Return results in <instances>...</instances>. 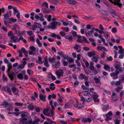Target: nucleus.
<instances>
[{
  "label": "nucleus",
  "instance_id": "obj_1",
  "mask_svg": "<svg viewBox=\"0 0 124 124\" xmlns=\"http://www.w3.org/2000/svg\"><path fill=\"white\" fill-rule=\"evenodd\" d=\"M53 102L52 100H50L49 101V104L51 106V108L48 107L47 108L44 109L43 112L44 115L47 116L53 117L55 115L54 110L55 108L53 105Z\"/></svg>",
  "mask_w": 124,
  "mask_h": 124
},
{
  "label": "nucleus",
  "instance_id": "obj_2",
  "mask_svg": "<svg viewBox=\"0 0 124 124\" xmlns=\"http://www.w3.org/2000/svg\"><path fill=\"white\" fill-rule=\"evenodd\" d=\"M39 121V119L37 118L33 121L32 120L27 121L26 118H23L21 120V122L23 124H36Z\"/></svg>",
  "mask_w": 124,
  "mask_h": 124
},
{
  "label": "nucleus",
  "instance_id": "obj_3",
  "mask_svg": "<svg viewBox=\"0 0 124 124\" xmlns=\"http://www.w3.org/2000/svg\"><path fill=\"white\" fill-rule=\"evenodd\" d=\"M8 69L7 71V73L8 75L9 78H10L11 80H12L13 79V77L14 76V73L12 72H10V71L12 68V64L11 62L8 63L7 65Z\"/></svg>",
  "mask_w": 124,
  "mask_h": 124
},
{
  "label": "nucleus",
  "instance_id": "obj_4",
  "mask_svg": "<svg viewBox=\"0 0 124 124\" xmlns=\"http://www.w3.org/2000/svg\"><path fill=\"white\" fill-rule=\"evenodd\" d=\"M30 50L29 51V54L30 55H36L38 54V48H35L33 46H31L29 47Z\"/></svg>",
  "mask_w": 124,
  "mask_h": 124
},
{
  "label": "nucleus",
  "instance_id": "obj_5",
  "mask_svg": "<svg viewBox=\"0 0 124 124\" xmlns=\"http://www.w3.org/2000/svg\"><path fill=\"white\" fill-rule=\"evenodd\" d=\"M1 105L2 106H5V107L6 108V109L8 110H10L13 108L10 104L5 101H4V102L2 103Z\"/></svg>",
  "mask_w": 124,
  "mask_h": 124
},
{
  "label": "nucleus",
  "instance_id": "obj_6",
  "mask_svg": "<svg viewBox=\"0 0 124 124\" xmlns=\"http://www.w3.org/2000/svg\"><path fill=\"white\" fill-rule=\"evenodd\" d=\"M74 99L77 102L76 104L73 105V106L74 107L78 108V109H81L84 108V102L82 104L81 103H79L78 101L76 98H74Z\"/></svg>",
  "mask_w": 124,
  "mask_h": 124
},
{
  "label": "nucleus",
  "instance_id": "obj_7",
  "mask_svg": "<svg viewBox=\"0 0 124 124\" xmlns=\"http://www.w3.org/2000/svg\"><path fill=\"white\" fill-rule=\"evenodd\" d=\"M10 39L11 42L16 43L19 41V40L18 39V37L13 34L11 35Z\"/></svg>",
  "mask_w": 124,
  "mask_h": 124
},
{
  "label": "nucleus",
  "instance_id": "obj_8",
  "mask_svg": "<svg viewBox=\"0 0 124 124\" xmlns=\"http://www.w3.org/2000/svg\"><path fill=\"white\" fill-rule=\"evenodd\" d=\"M52 20L53 21L52 23H67L63 20H61L55 17L53 18Z\"/></svg>",
  "mask_w": 124,
  "mask_h": 124
},
{
  "label": "nucleus",
  "instance_id": "obj_9",
  "mask_svg": "<svg viewBox=\"0 0 124 124\" xmlns=\"http://www.w3.org/2000/svg\"><path fill=\"white\" fill-rule=\"evenodd\" d=\"M119 74V72L117 70L115 71V72H113L110 74V76L112 77L113 79H116L118 78L117 75Z\"/></svg>",
  "mask_w": 124,
  "mask_h": 124
},
{
  "label": "nucleus",
  "instance_id": "obj_10",
  "mask_svg": "<svg viewBox=\"0 0 124 124\" xmlns=\"http://www.w3.org/2000/svg\"><path fill=\"white\" fill-rule=\"evenodd\" d=\"M111 98L113 101H116L118 100V96L114 92H112Z\"/></svg>",
  "mask_w": 124,
  "mask_h": 124
},
{
  "label": "nucleus",
  "instance_id": "obj_11",
  "mask_svg": "<svg viewBox=\"0 0 124 124\" xmlns=\"http://www.w3.org/2000/svg\"><path fill=\"white\" fill-rule=\"evenodd\" d=\"M112 113L111 111H110L107 114H106V118L105 120H111L112 119L111 117L112 116Z\"/></svg>",
  "mask_w": 124,
  "mask_h": 124
},
{
  "label": "nucleus",
  "instance_id": "obj_12",
  "mask_svg": "<svg viewBox=\"0 0 124 124\" xmlns=\"http://www.w3.org/2000/svg\"><path fill=\"white\" fill-rule=\"evenodd\" d=\"M41 26V25L40 24H35L33 25L30 26V28L31 29L34 30L36 28H39Z\"/></svg>",
  "mask_w": 124,
  "mask_h": 124
},
{
  "label": "nucleus",
  "instance_id": "obj_13",
  "mask_svg": "<svg viewBox=\"0 0 124 124\" xmlns=\"http://www.w3.org/2000/svg\"><path fill=\"white\" fill-rule=\"evenodd\" d=\"M93 94H94L93 96V99L94 101L95 102H99V100L98 99H97L99 96V95L94 92H93Z\"/></svg>",
  "mask_w": 124,
  "mask_h": 124
},
{
  "label": "nucleus",
  "instance_id": "obj_14",
  "mask_svg": "<svg viewBox=\"0 0 124 124\" xmlns=\"http://www.w3.org/2000/svg\"><path fill=\"white\" fill-rule=\"evenodd\" d=\"M47 121H45L44 124H56V123L54 121L51 120L50 119L47 118Z\"/></svg>",
  "mask_w": 124,
  "mask_h": 124
},
{
  "label": "nucleus",
  "instance_id": "obj_15",
  "mask_svg": "<svg viewBox=\"0 0 124 124\" xmlns=\"http://www.w3.org/2000/svg\"><path fill=\"white\" fill-rule=\"evenodd\" d=\"M97 50L99 51H103V50L106 52L108 51L107 49L105 47L102 46H99L97 47Z\"/></svg>",
  "mask_w": 124,
  "mask_h": 124
},
{
  "label": "nucleus",
  "instance_id": "obj_16",
  "mask_svg": "<svg viewBox=\"0 0 124 124\" xmlns=\"http://www.w3.org/2000/svg\"><path fill=\"white\" fill-rule=\"evenodd\" d=\"M63 70H61L59 71H56L55 73L57 76L58 77V78H59L61 76H63Z\"/></svg>",
  "mask_w": 124,
  "mask_h": 124
},
{
  "label": "nucleus",
  "instance_id": "obj_17",
  "mask_svg": "<svg viewBox=\"0 0 124 124\" xmlns=\"http://www.w3.org/2000/svg\"><path fill=\"white\" fill-rule=\"evenodd\" d=\"M20 114H21V116L22 117V119L20 120V122L22 123L21 122V120L23 118H25V117H27L29 115V114L27 113V112L25 111H22L20 112Z\"/></svg>",
  "mask_w": 124,
  "mask_h": 124
},
{
  "label": "nucleus",
  "instance_id": "obj_18",
  "mask_svg": "<svg viewBox=\"0 0 124 124\" xmlns=\"http://www.w3.org/2000/svg\"><path fill=\"white\" fill-rule=\"evenodd\" d=\"M56 28V24H50L48 26H47L46 28L48 29L51 28L53 29H55Z\"/></svg>",
  "mask_w": 124,
  "mask_h": 124
},
{
  "label": "nucleus",
  "instance_id": "obj_19",
  "mask_svg": "<svg viewBox=\"0 0 124 124\" xmlns=\"http://www.w3.org/2000/svg\"><path fill=\"white\" fill-rule=\"evenodd\" d=\"M8 22L9 23H15L17 21V19L13 18H8Z\"/></svg>",
  "mask_w": 124,
  "mask_h": 124
},
{
  "label": "nucleus",
  "instance_id": "obj_20",
  "mask_svg": "<svg viewBox=\"0 0 124 124\" xmlns=\"http://www.w3.org/2000/svg\"><path fill=\"white\" fill-rule=\"evenodd\" d=\"M92 121L91 119L89 118H84L81 119V122H88L90 123Z\"/></svg>",
  "mask_w": 124,
  "mask_h": 124
},
{
  "label": "nucleus",
  "instance_id": "obj_21",
  "mask_svg": "<svg viewBox=\"0 0 124 124\" xmlns=\"http://www.w3.org/2000/svg\"><path fill=\"white\" fill-rule=\"evenodd\" d=\"M79 78L80 79H84L85 80H87L88 78L85 75L83 74H80Z\"/></svg>",
  "mask_w": 124,
  "mask_h": 124
},
{
  "label": "nucleus",
  "instance_id": "obj_22",
  "mask_svg": "<svg viewBox=\"0 0 124 124\" xmlns=\"http://www.w3.org/2000/svg\"><path fill=\"white\" fill-rule=\"evenodd\" d=\"M95 52L93 50L88 52L87 53V54L90 57H91L92 56H94L95 54Z\"/></svg>",
  "mask_w": 124,
  "mask_h": 124
},
{
  "label": "nucleus",
  "instance_id": "obj_23",
  "mask_svg": "<svg viewBox=\"0 0 124 124\" xmlns=\"http://www.w3.org/2000/svg\"><path fill=\"white\" fill-rule=\"evenodd\" d=\"M104 35L106 40H108L110 37L109 34L108 32L107 31L105 32Z\"/></svg>",
  "mask_w": 124,
  "mask_h": 124
},
{
  "label": "nucleus",
  "instance_id": "obj_24",
  "mask_svg": "<svg viewBox=\"0 0 124 124\" xmlns=\"http://www.w3.org/2000/svg\"><path fill=\"white\" fill-rule=\"evenodd\" d=\"M115 64V68L116 69L118 70L120 68L121 66V64L120 62H116Z\"/></svg>",
  "mask_w": 124,
  "mask_h": 124
},
{
  "label": "nucleus",
  "instance_id": "obj_25",
  "mask_svg": "<svg viewBox=\"0 0 124 124\" xmlns=\"http://www.w3.org/2000/svg\"><path fill=\"white\" fill-rule=\"evenodd\" d=\"M114 1V4L115 5H117L120 7H122V4L120 3V0H113Z\"/></svg>",
  "mask_w": 124,
  "mask_h": 124
},
{
  "label": "nucleus",
  "instance_id": "obj_26",
  "mask_svg": "<svg viewBox=\"0 0 124 124\" xmlns=\"http://www.w3.org/2000/svg\"><path fill=\"white\" fill-rule=\"evenodd\" d=\"M45 61L44 63V65L46 67H48L49 65L48 64V62L47 57L46 56L44 58Z\"/></svg>",
  "mask_w": 124,
  "mask_h": 124
},
{
  "label": "nucleus",
  "instance_id": "obj_27",
  "mask_svg": "<svg viewBox=\"0 0 124 124\" xmlns=\"http://www.w3.org/2000/svg\"><path fill=\"white\" fill-rule=\"evenodd\" d=\"M60 64V63L59 62H56L53 65L54 67L58 68Z\"/></svg>",
  "mask_w": 124,
  "mask_h": 124
},
{
  "label": "nucleus",
  "instance_id": "obj_28",
  "mask_svg": "<svg viewBox=\"0 0 124 124\" xmlns=\"http://www.w3.org/2000/svg\"><path fill=\"white\" fill-rule=\"evenodd\" d=\"M66 1L69 4H71L74 5L76 3V1L73 0H66Z\"/></svg>",
  "mask_w": 124,
  "mask_h": 124
},
{
  "label": "nucleus",
  "instance_id": "obj_29",
  "mask_svg": "<svg viewBox=\"0 0 124 124\" xmlns=\"http://www.w3.org/2000/svg\"><path fill=\"white\" fill-rule=\"evenodd\" d=\"M27 107L29 110H33L34 108V107L33 105L32 104H30L27 106Z\"/></svg>",
  "mask_w": 124,
  "mask_h": 124
},
{
  "label": "nucleus",
  "instance_id": "obj_30",
  "mask_svg": "<svg viewBox=\"0 0 124 124\" xmlns=\"http://www.w3.org/2000/svg\"><path fill=\"white\" fill-rule=\"evenodd\" d=\"M39 96L40 100L43 101H45L46 96L45 95L40 94Z\"/></svg>",
  "mask_w": 124,
  "mask_h": 124
},
{
  "label": "nucleus",
  "instance_id": "obj_31",
  "mask_svg": "<svg viewBox=\"0 0 124 124\" xmlns=\"http://www.w3.org/2000/svg\"><path fill=\"white\" fill-rule=\"evenodd\" d=\"M65 38L66 39H69L70 41L72 40L73 39L72 37V36L69 35L65 36Z\"/></svg>",
  "mask_w": 124,
  "mask_h": 124
},
{
  "label": "nucleus",
  "instance_id": "obj_32",
  "mask_svg": "<svg viewBox=\"0 0 124 124\" xmlns=\"http://www.w3.org/2000/svg\"><path fill=\"white\" fill-rule=\"evenodd\" d=\"M72 33L73 36L74 37H75L77 36H78V38H81V37L80 36H78L76 32L75 31H72L70 32Z\"/></svg>",
  "mask_w": 124,
  "mask_h": 124
},
{
  "label": "nucleus",
  "instance_id": "obj_33",
  "mask_svg": "<svg viewBox=\"0 0 124 124\" xmlns=\"http://www.w3.org/2000/svg\"><path fill=\"white\" fill-rule=\"evenodd\" d=\"M22 50L23 51L26 57L28 56V52L25 49L24 47H22Z\"/></svg>",
  "mask_w": 124,
  "mask_h": 124
},
{
  "label": "nucleus",
  "instance_id": "obj_34",
  "mask_svg": "<svg viewBox=\"0 0 124 124\" xmlns=\"http://www.w3.org/2000/svg\"><path fill=\"white\" fill-rule=\"evenodd\" d=\"M123 88V85L121 86H120L117 87L115 89L116 91L117 92H118L120 91Z\"/></svg>",
  "mask_w": 124,
  "mask_h": 124
},
{
  "label": "nucleus",
  "instance_id": "obj_35",
  "mask_svg": "<svg viewBox=\"0 0 124 124\" xmlns=\"http://www.w3.org/2000/svg\"><path fill=\"white\" fill-rule=\"evenodd\" d=\"M104 69L107 71H110V67L108 65H105L104 66Z\"/></svg>",
  "mask_w": 124,
  "mask_h": 124
},
{
  "label": "nucleus",
  "instance_id": "obj_36",
  "mask_svg": "<svg viewBox=\"0 0 124 124\" xmlns=\"http://www.w3.org/2000/svg\"><path fill=\"white\" fill-rule=\"evenodd\" d=\"M98 57L94 56L91 58V60L97 63L98 61Z\"/></svg>",
  "mask_w": 124,
  "mask_h": 124
},
{
  "label": "nucleus",
  "instance_id": "obj_37",
  "mask_svg": "<svg viewBox=\"0 0 124 124\" xmlns=\"http://www.w3.org/2000/svg\"><path fill=\"white\" fill-rule=\"evenodd\" d=\"M18 78L21 80H22L23 79V75L22 73H19L17 75Z\"/></svg>",
  "mask_w": 124,
  "mask_h": 124
},
{
  "label": "nucleus",
  "instance_id": "obj_38",
  "mask_svg": "<svg viewBox=\"0 0 124 124\" xmlns=\"http://www.w3.org/2000/svg\"><path fill=\"white\" fill-rule=\"evenodd\" d=\"M36 62L40 64H42L43 63V62L42 61L41 58L40 57H38V60Z\"/></svg>",
  "mask_w": 124,
  "mask_h": 124
},
{
  "label": "nucleus",
  "instance_id": "obj_39",
  "mask_svg": "<svg viewBox=\"0 0 124 124\" xmlns=\"http://www.w3.org/2000/svg\"><path fill=\"white\" fill-rule=\"evenodd\" d=\"M18 52L19 54V56L20 57H22L23 55L22 54V53H23V51L21 50H18Z\"/></svg>",
  "mask_w": 124,
  "mask_h": 124
},
{
  "label": "nucleus",
  "instance_id": "obj_40",
  "mask_svg": "<svg viewBox=\"0 0 124 124\" xmlns=\"http://www.w3.org/2000/svg\"><path fill=\"white\" fill-rule=\"evenodd\" d=\"M18 52L19 54V56L20 57H22L23 55L22 54V53H23V51L21 50H18Z\"/></svg>",
  "mask_w": 124,
  "mask_h": 124
},
{
  "label": "nucleus",
  "instance_id": "obj_41",
  "mask_svg": "<svg viewBox=\"0 0 124 124\" xmlns=\"http://www.w3.org/2000/svg\"><path fill=\"white\" fill-rule=\"evenodd\" d=\"M83 95L86 96H88L90 94L89 92L86 91H83Z\"/></svg>",
  "mask_w": 124,
  "mask_h": 124
},
{
  "label": "nucleus",
  "instance_id": "obj_42",
  "mask_svg": "<svg viewBox=\"0 0 124 124\" xmlns=\"http://www.w3.org/2000/svg\"><path fill=\"white\" fill-rule=\"evenodd\" d=\"M36 42L39 47H41L42 46V44L40 42L39 39L38 38H37L36 39Z\"/></svg>",
  "mask_w": 124,
  "mask_h": 124
},
{
  "label": "nucleus",
  "instance_id": "obj_43",
  "mask_svg": "<svg viewBox=\"0 0 124 124\" xmlns=\"http://www.w3.org/2000/svg\"><path fill=\"white\" fill-rule=\"evenodd\" d=\"M108 108L109 107L108 105H104L103 106L102 110L103 111H106V110L108 109Z\"/></svg>",
  "mask_w": 124,
  "mask_h": 124
},
{
  "label": "nucleus",
  "instance_id": "obj_44",
  "mask_svg": "<svg viewBox=\"0 0 124 124\" xmlns=\"http://www.w3.org/2000/svg\"><path fill=\"white\" fill-rule=\"evenodd\" d=\"M119 80L121 81L122 82H124V75H121L119 76Z\"/></svg>",
  "mask_w": 124,
  "mask_h": 124
},
{
  "label": "nucleus",
  "instance_id": "obj_45",
  "mask_svg": "<svg viewBox=\"0 0 124 124\" xmlns=\"http://www.w3.org/2000/svg\"><path fill=\"white\" fill-rule=\"evenodd\" d=\"M55 60V58L53 57L52 58H51L50 57L48 59V60L51 63L53 62Z\"/></svg>",
  "mask_w": 124,
  "mask_h": 124
},
{
  "label": "nucleus",
  "instance_id": "obj_46",
  "mask_svg": "<svg viewBox=\"0 0 124 124\" xmlns=\"http://www.w3.org/2000/svg\"><path fill=\"white\" fill-rule=\"evenodd\" d=\"M14 10V15H15L16 13L19 12V11L18 10L17 8L16 7H14L13 8Z\"/></svg>",
  "mask_w": 124,
  "mask_h": 124
},
{
  "label": "nucleus",
  "instance_id": "obj_47",
  "mask_svg": "<svg viewBox=\"0 0 124 124\" xmlns=\"http://www.w3.org/2000/svg\"><path fill=\"white\" fill-rule=\"evenodd\" d=\"M67 61L69 63H73L74 62L73 60L70 57H69L67 59Z\"/></svg>",
  "mask_w": 124,
  "mask_h": 124
},
{
  "label": "nucleus",
  "instance_id": "obj_48",
  "mask_svg": "<svg viewBox=\"0 0 124 124\" xmlns=\"http://www.w3.org/2000/svg\"><path fill=\"white\" fill-rule=\"evenodd\" d=\"M45 17H46L48 21H50L51 20V16L50 15L48 16L46 15Z\"/></svg>",
  "mask_w": 124,
  "mask_h": 124
},
{
  "label": "nucleus",
  "instance_id": "obj_49",
  "mask_svg": "<svg viewBox=\"0 0 124 124\" xmlns=\"http://www.w3.org/2000/svg\"><path fill=\"white\" fill-rule=\"evenodd\" d=\"M62 29L63 31H65L66 32H68L69 31V30L68 28L62 27Z\"/></svg>",
  "mask_w": 124,
  "mask_h": 124
},
{
  "label": "nucleus",
  "instance_id": "obj_50",
  "mask_svg": "<svg viewBox=\"0 0 124 124\" xmlns=\"http://www.w3.org/2000/svg\"><path fill=\"white\" fill-rule=\"evenodd\" d=\"M25 66L23 64H21L18 65V68L19 69H23L24 68Z\"/></svg>",
  "mask_w": 124,
  "mask_h": 124
},
{
  "label": "nucleus",
  "instance_id": "obj_51",
  "mask_svg": "<svg viewBox=\"0 0 124 124\" xmlns=\"http://www.w3.org/2000/svg\"><path fill=\"white\" fill-rule=\"evenodd\" d=\"M27 73L29 75H31V74H33V71L31 69H28L27 70Z\"/></svg>",
  "mask_w": 124,
  "mask_h": 124
},
{
  "label": "nucleus",
  "instance_id": "obj_52",
  "mask_svg": "<svg viewBox=\"0 0 124 124\" xmlns=\"http://www.w3.org/2000/svg\"><path fill=\"white\" fill-rule=\"evenodd\" d=\"M2 79L3 81L4 82H6L8 80L7 78L5 77V75L4 74H3Z\"/></svg>",
  "mask_w": 124,
  "mask_h": 124
},
{
  "label": "nucleus",
  "instance_id": "obj_53",
  "mask_svg": "<svg viewBox=\"0 0 124 124\" xmlns=\"http://www.w3.org/2000/svg\"><path fill=\"white\" fill-rule=\"evenodd\" d=\"M43 6H44L46 8H48V5L47 3L46 2H43L42 4Z\"/></svg>",
  "mask_w": 124,
  "mask_h": 124
},
{
  "label": "nucleus",
  "instance_id": "obj_54",
  "mask_svg": "<svg viewBox=\"0 0 124 124\" xmlns=\"http://www.w3.org/2000/svg\"><path fill=\"white\" fill-rule=\"evenodd\" d=\"M4 23H6V21L5 20V19H6L7 18L9 17L8 15V14H5L4 15Z\"/></svg>",
  "mask_w": 124,
  "mask_h": 124
},
{
  "label": "nucleus",
  "instance_id": "obj_55",
  "mask_svg": "<svg viewBox=\"0 0 124 124\" xmlns=\"http://www.w3.org/2000/svg\"><path fill=\"white\" fill-rule=\"evenodd\" d=\"M15 104L17 106H22L23 105V104L21 102H16L15 103Z\"/></svg>",
  "mask_w": 124,
  "mask_h": 124
},
{
  "label": "nucleus",
  "instance_id": "obj_56",
  "mask_svg": "<svg viewBox=\"0 0 124 124\" xmlns=\"http://www.w3.org/2000/svg\"><path fill=\"white\" fill-rule=\"evenodd\" d=\"M111 14L113 17H115L117 16L116 12L115 11L112 12L111 13Z\"/></svg>",
  "mask_w": 124,
  "mask_h": 124
},
{
  "label": "nucleus",
  "instance_id": "obj_57",
  "mask_svg": "<svg viewBox=\"0 0 124 124\" xmlns=\"http://www.w3.org/2000/svg\"><path fill=\"white\" fill-rule=\"evenodd\" d=\"M103 42V44L106 46H108V43L106 42L105 40L104 39H102V41Z\"/></svg>",
  "mask_w": 124,
  "mask_h": 124
},
{
  "label": "nucleus",
  "instance_id": "obj_58",
  "mask_svg": "<svg viewBox=\"0 0 124 124\" xmlns=\"http://www.w3.org/2000/svg\"><path fill=\"white\" fill-rule=\"evenodd\" d=\"M27 33L29 36H32L34 35L33 34V32L32 31H27Z\"/></svg>",
  "mask_w": 124,
  "mask_h": 124
},
{
  "label": "nucleus",
  "instance_id": "obj_59",
  "mask_svg": "<svg viewBox=\"0 0 124 124\" xmlns=\"http://www.w3.org/2000/svg\"><path fill=\"white\" fill-rule=\"evenodd\" d=\"M112 32L114 33H115L117 31V29L115 28H113L111 30Z\"/></svg>",
  "mask_w": 124,
  "mask_h": 124
},
{
  "label": "nucleus",
  "instance_id": "obj_60",
  "mask_svg": "<svg viewBox=\"0 0 124 124\" xmlns=\"http://www.w3.org/2000/svg\"><path fill=\"white\" fill-rule=\"evenodd\" d=\"M60 34L62 37L65 36L66 33L62 31H61L60 32Z\"/></svg>",
  "mask_w": 124,
  "mask_h": 124
},
{
  "label": "nucleus",
  "instance_id": "obj_61",
  "mask_svg": "<svg viewBox=\"0 0 124 124\" xmlns=\"http://www.w3.org/2000/svg\"><path fill=\"white\" fill-rule=\"evenodd\" d=\"M14 27H13L12 28V30H16V29L17 28H18L19 27V26L17 24H15L14 25Z\"/></svg>",
  "mask_w": 124,
  "mask_h": 124
},
{
  "label": "nucleus",
  "instance_id": "obj_62",
  "mask_svg": "<svg viewBox=\"0 0 124 124\" xmlns=\"http://www.w3.org/2000/svg\"><path fill=\"white\" fill-rule=\"evenodd\" d=\"M82 38L83 40L85 42H86L87 43H89V42L87 41L86 38L85 37H83Z\"/></svg>",
  "mask_w": 124,
  "mask_h": 124
},
{
  "label": "nucleus",
  "instance_id": "obj_63",
  "mask_svg": "<svg viewBox=\"0 0 124 124\" xmlns=\"http://www.w3.org/2000/svg\"><path fill=\"white\" fill-rule=\"evenodd\" d=\"M94 80L95 81L96 83H98L100 81V79L98 78H94Z\"/></svg>",
  "mask_w": 124,
  "mask_h": 124
},
{
  "label": "nucleus",
  "instance_id": "obj_64",
  "mask_svg": "<svg viewBox=\"0 0 124 124\" xmlns=\"http://www.w3.org/2000/svg\"><path fill=\"white\" fill-rule=\"evenodd\" d=\"M115 124H120V120L117 119H116L114 121Z\"/></svg>",
  "mask_w": 124,
  "mask_h": 124
}]
</instances>
